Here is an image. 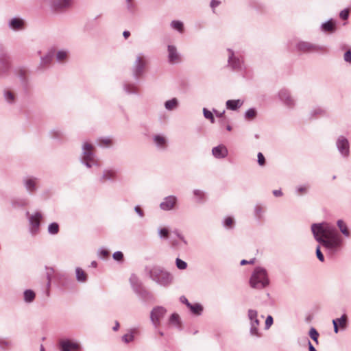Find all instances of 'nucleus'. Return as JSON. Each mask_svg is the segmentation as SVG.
Segmentation results:
<instances>
[{"label":"nucleus","mask_w":351,"mask_h":351,"mask_svg":"<svg viewBox=\"0 0 351 351\" xmlns=\"http://www.w3.org/2000/svg\"><path fill=\"white\" fill-rule=\"evenodd\" d=\"M311 231L315 239L320 244L316 247V256L318 260L324 262L325 258L321 251L324 247L326 256L333 257L342 249L343 238L335 227L326 223H313Z\"/></svg>","instance_id":"1"},{"label":"nucleus","mask_w":351,"mask_h":351,"mask_svg":"<svg viewBox=\"0 0 351 351\" xmlns=\"http://www.w3.org/2000/svg\"><path fill=\"white\" fill-rule=\"evenodd\" d=\"M145 271L149 279L160 287H168L173 282V275L162 266L147 265L145 267Z\"/></svg>","instance_id":"2"},{"label":"nucleus","mask_w":351,"mask_h":351,"mask_svg":"<svg viewBox=\"0 0 351 351\" xmlns=\"http://www.w3.org/2000/svg\"><path fill=\"white\" fill-rule=\"evenodd\" d=\"M94 146L85 141L82 145V153L80 156V162L88 169L93 167H99V162L93 152Z\"/></svg>","instance_id":"3"},{"label":"nucleus","mask_w":351,"mask_h":351,"mask_svg":"<svg viewBox=\"0 0 351 351\" xmlns=\"http://www.w3.org/2000/svg\"><path fill=\"white\" fill-rule=\"evenodd\" d=\"M267 271L262 267L254 268L250 278V285L256 289H263L269 285Z\"/></svg>","instance_id":"4"},{"label":"nucleus","mask_w":351,"mask_h":351,"mask_svg":"<svg viewBox=\"0 0 351 351\" xmlns=\"http://www.w3.org/2000/svg\"><path fill=\"white\" fill-rule=\"evenodd\" d=\"M228 51V66L232 71H241L244 68L243 57L239 53L234 52L231 49H227Z\"/></svg>","instance_id":"5"},{"label":"nucleus","mask_w":351,"mask_h":351,"mask_svg":"<svg viewBox=\"0 0 351 351\" xmlns=\"http://www.w3.org/2000/svg\"><path fill=\"white\" fill-rule=\"evenodd\" d=\"M247 317L250 320V334L252 336L259 337L261 334L259 332L258 327L260 326V321L258 319V312L254 309H249L247 311Z\"/></svg>","instance_id":"6"},{"label":"nucleus","mask_w":351,"mask_h":351,"mask_svg":"<svg viewBox=\"0 0 351 351\" xmlns=\"http://www.w3.org/2000/svg\"><path fill=\"white\" fill-rule=\"evenodd\" d=\"M167 309L162 306H156L150 312V320L155 329L160 325V320L165 316Z\"/></svg>","instance_id":"7"},{"label":"nucleus","mask_w":351,"mask_h":351,"mask_svg":"<svg viewBox=\"0 0 351 351\" xmlns=\"http://www.w3.org/2000/svg\"><path fill=\"white\" fill-rule=\"evenodd\" d=\"M26 215L28 216L29 232L32 235L35 236L39 232L40 220L43 218V215L40 212H36L32 215H29V213L27 212Z\"/></svg>","instance_id":"8"},{"label":"nucleus","mask_w":351,"mask_h":351,"mask_svg":"<svg viewBox=\"0 0 351 351\" xmlns=\"http://www.w3.org/2000/svg\"><path fill=\"white\" fill-rule=\"evenodd\" d=\"M130 282L133 291L141 298L145 299L149 293L143 287L141 281L135 274H132L130 277Z\"/></svg>","instance_id":"9"},{"label":"nucleus","mask_w":351,"mask_h":351,"mask_svg":"<svg viewBox=\"0 0 351 351\" xmlns=\"http://www.w3.org/2000/svg\"><path fill=\"white\" fill-rule=\"evenodd\" d=\"M11 68L10 56L3 49H0V78L5 77Z\"/></svg>","instance_id":"10"},{"label":"nucleus","mask_w":351,"mask_h":351,"mask_svg":"<svg viewBox=\"0 0 351 351\" xmlns=\"http://www.w3.org/2000/svg\"><path fill=\"white\" fill-rule=\"evenodd\" d=\"M295 47L298 51L302 53L324 51L326 49L324 46L317 45L306 41L298 42Z\"/></svg>","instance_id":"11"},{"label":"nucleus","mask_w":351,"mask_h":351,"mask_svg":"<svg viewBox=\"0 0 351 351\" xmlns=\"http://www.w3.org/2000/svg\"><path fill=\"white\" fill-rule=\"evenodd\" d=\"M336 147L340 155L343 158H348L350 156V143L348 139L343 135L338 136L336 141Z\"/></svg>","instance_id":"12"},{"label":"nucleus","mask_w":351,"mask_h":351,"mask_svg":"<svg viewBox=\"0 0 351 351\" xmlns=\"http://www.w3.org/2000/svg\"><path fill=\"white\" fill-rule=\"evenodd\" d=\"M145 67V60L144 59V56L142 53L138 54L136 56V60L134 61L132 68V74L134 78L138 79L143 73Z\"/></svg>","instance_id":"13"},{"label":"nucleus","mask_w":351,"mask_h":351,"mask_svg":"<svg viewBox=\"0 0 351 351\" xmlns=\"http://www.w3.org/2000/svg\"><path fill=\"white\" fill-rule=\"evenodd\" d=\"M280 101L287 108H293L295 106V101L291 96V93L286 88H282L278 93Z\"/></svg>","instance_id":"14"},{"label":"nucleus","mask_w":351,"mask_h":351,"mask_svg":"<svg viewBox=\"0 0 351 351\" xmlns=\"http://www.w3.org/2000/svg\"><path fill=\"white\" fill-rule=\"evenodd\" d=\"M178 203V197L175 195H169L162 199L160 204V208L164 211H170L173 210Z\"/></svg>","instance_id":"15"},{"label":"nucleus","mask_w":351,"mask_h":351,"mask_svg":"<svg viewBox=\"0 0 351 351\" xmlns=\"http://www.w3.org/2000/svg\"><path fill=\"white\" fill-rule=\"evenodd\" d=\"M117 177V172L113 169H105L99 178V182L104 184L106 182H113Z\"/></svg>","instance_id":"16"},{"label":"nucleus","mask_w":351,"mask_h":351,"mask_svg":"<svg viewBox=\"0 0 351 351\" xmlns=\"http://www.w3.org/2000/svg\"><path fill=\"white\" fill-rule=\"evenodd\" d=\"M60 351H78L81 346L80 345L69 339H62L59 342Z\"/></svg>","instance_id":"17"},{"label":"nucleus","mask_w":351,"mask_h":351,"mask_svg":"<svg viewBox=\"0 0 351 351\" xmlns=\"http://www.w3.org/2000/svg\"><path fill=\"white\" fill-rule=\"evenodd\" d=\"M38 179L33 176H27L23 178V183L29 194H32L37 189Z\"/></svg>","instance_id":"18"},{"label":"nucleus","mask_w":351,"mask_h":351,"mask_svg":"<svg viewBox=\"0 0 351 351\" xmlns=\"http://www.w3.org/2000/svg\"><path fill=\"white\" fill-rule=\"evenodd\" d=\"M73 0H52L51 6L56 11H62L72 6Z\"/></svg>","instance_id":"19"},{"label":"nucleus","mask_w":351,"mask_h":351,"mask_svg":"<svg viewBox=\"0 0 351 351\" xmlns=\"http://www.w3.org/2000/svg\"><path fill=\"white\" fill-rule=\"evenodd\" d=\"M8 26L12 31H21L25 28V21L19 17H14L8 21Z\"/></svg>","instance_id":"20"},{"label":"nucleus","mask_w":351,"mask_h":351,"mask_svg":"<svg viewBox=\"0 0 351 351\" xmlns=\"http://www.w3.org/2000/svg\"><path fill=\"white\" fill-rule=\"evenodd\" d=\"M168 61L171 64H176L181 61L180 56L178 52L175 45H169L167 46Z\"/></svg>","instance_id":"21"},{"label":"nucleus","mask_w":351,"mask_h":351,"mask_svg":"<svg viewBox=\"0 0 351 351\" xmlns=\"http://www.w3.org/2000/svg\"><path fill=\"white\" fill-rule=\"evenodd\" d=\"M212 154L216 158H225L228 154V150L225 145L221 144L214 147L212 149Z\"/></svg>","instance_id":"22"},{"label":"nucleus","mask_w":351,"mask_h":351,"mask_svg":"<svg viewBox=\"0 0 351 351\" xmlns=\"http://www.w3.org/2000/svg\"><path fill=\"white\" fill-rule=\"evenodd\" d=\"M153 141L159 150H165L167 147V139L161 134H156L153 136Z\"/></svg>","instance_id":"23"},{"label":"nucleus","mask_w":351,"mask_h":351,"mask_svg":"<svg viewBox=\"0 0 351 351\" xmlns=\"http://www.w3.org/2000/svg\"><path fill=\"white\" fill-rule=\"evenodd\" d=\"M123 88L128 95H138V87L134 83L124 82Z\"/></svg>","instance_id":"24"},{"label":"nucleus","mask_w":351,"mask_h":351,"mask_svg":"<svg viewBox=\"0 0 351 351\" xmlns=\"http://www.w3.org/2000/svg\"><path fill=\"white\" fill-rule=\"evenodd\" d=\"M3 96L5 101L10 105H14L16 101V93L9 89L3 90Z\"/></svg>","instance_id":"25"},{"label":"nucleus","mask_w":351,"mask_h":351,"mask_svg":"<svg viewBox=\"0 0 351 351\" xmlns=\"http://www.w3.org/2000/svg\"><path fill=\"white\" fill-rule=\"evenodd\" d=\"M326 114V111L322 107L317 106L312 108L308 113L309 119H315L320 117H324Z\"/></svg>","instance_id":"26"},{"label":"nucleus","mask_w":351,"mask_h":351,"mask_svg":"<svg viewBox=\"0 0 351 351\" xmlns=\"http://www.w3.org/2000/svg\"><path fill=\"white\" fill-rule=\"evenodd\" d=\"M69 55L68 49H62L57 51L56 54V59L58 63H64L66 62Z\"/></svg>","instance_id":"27"},{"label":"nucleus","mask_w":351,"mask_h":351,"mask_svg":"<svg viewBox=\"0 0 351 351\" xmlns=\"http://www.w3.org/2000/svg\"><path fill=\"white\" fill-rule=\"evenodd\" d=\"M243 104V101L241 99H230L226 103V108L231 110H237Z\"/></svg>","instance_id":"28"},{"label":"nucleus","mask_w":351,"mask_h":351,"mask_svg":"<svg viewBox=\"0 0 351 351\" xmlns=\"http://www.w3.org/2000/svg\"><path fill=\"white\" fill-rule=\"evenodd\" d=\"M168 322L169 324L178 328V329H181V320L180 315L178 313H172L169 317Z\"/></svg>","instance_id":"29"},{"label":"nucleus","mask_w":351,"mask_h":351,"mask_svg":"<svg viewBox=\"0 0 351 351\" xmlns=\"http://www.w3.org/2000/svg\"><path fill=\"white\" fill-rule=\"evenodd\" d=\"M164 106L167 110H174L178 108L179 106V101L177 98L174 97L166 101L164 104Z\"/></svg>","instance_id":"30"},{"label":"nucleus","mask_w":351,"mask_h":351,"mask_svg":"<svg viewBox=\"0 0 351 351\" xmlns=\"http://www.w3.org/2000/svg\"><path fill=\"white\" fill-rule=\"evenodd\" d=\"M321 29L325 32H333L335 31V23L332 19L328 20L322 24Z\"/></svg>","instance_id":"31"},{"label":"nucleus","mask_w":351,"mask_h":351,"mask_svg":"<svg viewBox=\"0 0 351 351\" xmlns=\"http://www.w3.org/2000/svg\"><path fill=\"white\" fill-rule=\"evenodd\" d=\"M188 308L190 309L191 313L195 315H200L203 312V306L199 303L190 304L188 306Z\"/></svg>","instance_id":"32"},{"label":"nucleus","mask_w":351,"mask_h":351,"mask_svg":"<svg viewBox=\"0 0 351 351\" xmlns=\"http://www.w3.org/2000/svg\"><path fill=\"white\" fill-rule=\"evenodd\" d=\"M64 131L60 128H55L50 130L49 136L54 139H60L64 136Z\"/></svg>","instance_id":"33"},{"label":"nucleus","mask_w":351,"mask_h":351,"mask_svg":"<svg viewBox=\"0 0 351 351\" xmlns=\"http://www.w3.org/2000/svg\"><path fill=\"white\" fill-rule=\"evenodd\" d=\"M337 226L339 228L341 232L346 237L350 236V232L348 229L346 224L341 219H339L337 222Z\"/></svg>","instance_id":"34"},{"label":"nucleus","mask_w":351,"mask_h":351,"mask_svg":"<svg viewBox=\"0 0 351 351\" xmlns=\"http://www.w3.org/2000/svg\"><path fill=\"white\" fill-rule=\"evenodd\" d=\"M76 279L77 281L84 282L87 280L86 274L80 267L75 269Z\"/></svg>","instance_id":"35"},{"label":"nucleus","mask_w":351,"mask_h":351,"mask_svg":"<svg viewBox=\"0 0 351 351\" xmlns=\"http://www.w3.org/2000/svg\"><path fill=\"white\" fill-rule=\"evenodd\" d=\"M332 321H335L341 329H346L348 324V316L346 314H343L341 317L334 319Z\"/></svg>","instance_id":"36"},{"label":"nucleus","mask_w":351,"mask_h":351,"mask_svg":"<svg viewBox=\"0 0 351 351\" xmlns=\"http://www.w3.org/2000/svg\"><path fill=\"white\" fill-rule=\"evenodd\" d=\"M24 300L27 303H31L35 299V293L31 289H27L24 291Z\"/></svg>","instance_id":"37"},{"label":"nucleus","mask_w":351,"mask_h":351,"mask_svg":"<svg viewBox=\"0 0 351 351\" xmlns=\"http://www.w3.org/2000/svg\"><path fill=\"white\" fill-rule=\"evenodd\" d=\"M170 26L171 28L177 30L180 33H182L184 32V24L180 21H172L170 23Z\"/></svg>","instance_id":"38"},{"label":"nucleus","mask_w":351,"mask_h":351,"mask_svg":"<svg viewBox=\"0 0 351 351\" xmlns=\"http://www.w3.org/2000/svg\"><path fill=\"white\" fill-rule=\"evenodd\" d=\"M53 51H49L45 56L41 58L40 64L45 66L49 64L53 59Z\"/></svg>","instance_id":"39"},{"label":"nucleus","mask_w":351,"mask_h":351,"mask_svg":"<svg viewBox=\"0 0 351 351\" xmlns=\"http://www.w3.org/2000/svg\"><path fill=\"white\" fill-rule=\"evenodd\" d=\"M193 193L198 202H202L206 197L204 192L199 189H194Z\"/></svg>","instance_id":"40"},{"label":"nucleus","mask_w":351,"mask_h":351,"mask_svg":"<svg viewBox=\"0 0 351 351\" xmlns=\"http://www.w3.org/2000/svg\"><path fill=\"white\" fill-rule=\"evenodd\" d=\"M47 230H48L49 234H53V235L56 234L59 232V225L56 222L51 223L48 226Z\"/></svg>","instance_id":"41"},{"label":"nucleus","mask_w":351,"mask_h":351,"mask_svg":"<svg viewBox=\"0 0 351 351\" xmlns=\"http://www.w3.org/2000/svg\"><path fill=\"white\" fill-rule=\"evenodd\" d=\"M134 329H131L130 330V333L129 334L124 335L122 337L123 341H124L125 343H128L132 342L134 340Z\"/></svg>","instance_id":"42"},{"label":"nucleus","mask_w":351,"mask_h":351,"mask_svg":"<svg viewBox=\"0 0 351 351\" xmlns=\"http://www.w3.org/2000/svg\"><path fill=\"white\" fill-rule=\"evenodd\" d=\"M257 114L256 110L254 108L247 109L245 112V118L247 119H252L256 117Z\"/></svg>","instance_id":"43"},{"label":"nucleus","mask_w":351,"mask_h":351,"mask_svg":"<svg viewBox=\"0 0 351 351\" xmlns=\"http://www.w3.org/2000/svg\"><path fill=\"white\" fill-rule=\"evenodd\" d=\"M308 335L315 342V343L318 344V337L319 336V334L315 328H311Z\"/></svg>","instance_id":"44"},{"label":"nucleus","mask_w":351,"mask_h":351,"mask_svg":"<svg viewBox=\"0 0 351 351\" xmlns=\"http://www.w3.org/2000/svg\"><path fill=\"white\" fill-rule=\"evenodd\" d=\"M203 114L206 119L210 120V123H215V119L213 112H210V110H208L207 108H203Z\"/></svg>","instance_id":"45"},{"label":"nucleus","mask_w":351,"mask_h":351,"mask_svg":"<svg viewBox=\"0 0 351 351\" xmlns=\"http://www.w3.org/2000/svg\"><path fill=\"white\" fill-rule=\"evenodd\" d=\"M169 230L167 228L158 229V235L160 239H167L169 237Z\"/></svg>","instance_id":"46"},{"label":"nucleus","mask_w":351,"mask_h":351,"mask_svg":"<svg viewBox=\"0 0 351 351\" xmlns=\"http://www.w3.org/2000/svg\"><path fill=\"white\" fill-rule=\"evenodd\" d=\"M176 265L179 269H185L187 267V263L179 258H176Z\"/></svg>","instance_id":"47"},{"label":"nucleus","mask_w":351,"mask_h":351,"mask_svg":"<svg viewBox=\"0 0 351 351\" xmlns=\"http://www.w3.org/2000/svg\"><path fill=\"white\" fill-rule=\"evenodd\" d=\"M263 213V208L261 205L256 204L254 207V214L255 216L261 219L262 217Z\"/></svg>","instance_id":"48"},{"label":"nucleus","mask_w":351,"mask_h":351,"mask_svg":"<svg viewBox=\"0 0 351 351\" xmlns=\"http://www.w3.org/2000/svg\"><path fill=\"white\" fill-rule=\"evenodd\" d=\"M234 223V220L232 217H228L224 219L223 225L225 228H232Z\"/></svg>","instance_id":"49"},{"label":"nucleus","mask_w":351,"mask_h":351,"mask_svg":"<svg viewBox=\"0 0 351 351\" xmlns=\"http://www.w3.org/2000/svg\"><path fill=\"white\" fill-rule=\"evenodd\" d=\"M12 346V342L7 341L3 339H0V348L2 350H5L6 348L10 347Z\"/></svg>","instance_id":"50"},{"label":"nucleus","mask_w":351,"mask_h":351,"mask_svg":"<svg viewBox=\"0 0 351 351\" xmlns=\"http://www.w3.org/2000/svg\"><path fill=\"white\" fill-rule=\"evenodd\" d=\"M257 162L258 165L261 167L264 166L265 165V158L263 154L261 152H258L257 154Z\"/></svg>","instance_id":"51"},{"label":"nucleus","mask_w":351,"mask_h":351,"mask_svg":"<svg viewBox=\"0 0 351 351\" xmlns=\"http://www.w3.org/2000/svg\"><path fill=\"white\" fill-rule=\"evenodd\" d=\"M112 257L115 261H120L123 258V254L121 251H117L113 253Z\"/></svg>","instance_id":"52"},{"label":"nucleus","mask_w":351,"mask_h":351,"mask_svg":"<svg viewBox=\"0 0 351 351\" xmlns=\"http://www.w3.org/2000/svg\"><path fill=\"white\" fill-rule=\"evenodd\" d=\"M112 144V140L109 138H103L99 140V145L109 146Z\"/></svg>","instance_id":"53"},{"label":"nucleus","mask_w":351,"mask_h":351,"mask_svg":"<svg viewBox=\"0 0 351 351\" xmlns=\"http://www.w3.org/2000/svg\"><path fill=\"white\" fill-rule=\"evenodd\" d=\"M273 322H274V319H273V317L271 315H268L266 318V320H265V329L267 330L269 329L271 326L273 324Z\"/></svg>","instance_id":"54"},{"label":"nucleus","mask_w":351,"mask_h":351,"mask_svg":"<svg viewBox=\"0 0 351 351\" xmlns=\"http://www.w3.org/2000/svg\"><path fill=\"white\" fill-rule=\"evenodd\" d=\"M339 16L343 20H347L349 17V10L346 8L341 11Z\"/></svg>","instance_id":"55"},{"label":"nucleus","mask_w":351,"mask_h":351,"mask_svg":"<svg viewBox=\"0 0 351 351\" xmlns=\"http://www.w3.org/2000/svg\"><path fill=\"white\" fill-rule=\"evenodd\" d=\"M308 186L306 185H301L297 187L296 191L299 194L306 193L308 190Z\"/></svg>","instance_id":"56"},{"label":"nucleus","mask_w":351,"mask_h":351,"mask_svg":"<svg viewBox=\"0 0 351 351\" xmlns=\"http://www.w3.org/2000/svg\"><path fill=\"white\" fill-rule=\"evenodd\" d=\"M343 59L346 62L351 63V51L350 49L344 53Z\"/></svg>","instance_id":"57"},{"label":"nucleus","mask_w":351,"mask_h":351,"mask_svg":"<svg viewBox=\"0 0 351 351\" xmlns=\"http://www.w3.org/2000/svg\"><path fill=\"white\" fill-rule=\"evenodd\" d=\"M53 273V268H47V280H48V282H47V285L49 286L50 285V282H51V276L52 275V274Z\"/></svg>","instance_id":"58"},{"label":"nucleus","mask_w":351,"mask_h":351,"mask_svg":"<svg viewBox=\"0 0 351 351\" xmlns=\"http://www.w3.org/2000/svg\"><path fill=\"white\" fill-rule=\"evenodd\" d=\"M127 5H126V7H127V10H128V12H131V13H133L134 12V10H135V5L134 3L132 2H128L126 3Z\"/></svg>","instance_id":"59"},{"label":"nucleus","mask_w":351,"mask_h":351,"mask_svg":"<svg viewBox=\"0 0 351 351\" xmlns=\"http://www.w3.org/2000/svg\"><path fill=\"white\" fill-rule=\"evenodd\" d=\"M134 211L140 217H144V213L139 206H136L134 207Z\"/></svg>","instance_id":"60"},{"label":"nucleus","mask_w":351,"mask_h":351,"mask_svg":"<svg viewBox=\"0 0 351 351\" xmlns=\"http://www.w3.org/2000/svg\"><path fill=\"white\" fill-rule=\"evenodd\" d=\"M180 301L181 303L182 304H184L187 307L188 306L190 305V302H189V300H187V298L184 296V295H182L180 298Z\"/></svg>","instance_id":"61"},{"label":"nucleus","mask_w":351,"mask_h":351,"mask_svg":"<svg viewBox=\"0 0 351 351\" xmlns=\"http://www.w3.org/2000/svg\"><path fill=\"white\" fill-rule=\"evenodd\" d=\"M109 255V252L108 250L105 249H101L99 251V256L102 258H106Z\"/></svg>","instance_id":"62"},{"label":"nucleus","mask_w":351,"mask_h":351,"mask_svg":"<svg viewBox=\"0 0 351 351\" xmlns=\"http://www.w3.org/2000/svg\"><path fill=\"white\" fill-rule=\"evenodd\" d=\"M220 4V1L218 0H212L210 1V7L214 9L216 7H217Z\"/></svg>","instance_id":"63"},{"label":"nucleus","mask_w":351,"mask_h":351,"mask_svg":"<svg viewBox=\"0 0 351 351\" xmlns=\"http://www.w3.org/2000/svg\"><path fill=\"white\" fill-rule=\"evenodd\" d=\"M272 193H273L274 195L276 197H281L283 195V193L280 189L274 190Z\"/></svg>","instance_id":"64"}]
</instances>
